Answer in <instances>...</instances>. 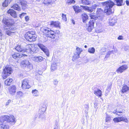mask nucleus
I'll list each match as a JSON object with an SVG mask.
<instances>
[{
    "mask_svg": "<svg viewBox=\"0 0 129 129\" xmlns=\"http://www.w3.org/2000/svg\"><path fill=\"white\" fill-rule=\"evenodd\" d=\"M43 32L46 35L47 37L54 39L55 37L54 32L51 30L50 29L47 27H45L42 28Z\"/></svg>",
    "mask_w": 129,
    "mask_h": 129,
    "instance_id": "7ed1b4c3",
    "label": "nucleus"
},
{
    "mask_svg": "<svg viewBox=\"0 0 129 129\" xmlns=\"http://www.w3.org/2000/svg\"><path fill=\"white\" fill-rule=\"evenodd\" d=\"M56 0H44L43 3L45 5L53 4Z\"/></svg>",
    "mask_w": 129,
    "mask_h": 129,
    "instance_id": "b1692460",
    "label": "nucleus"
},
{
    "mask_svg": "<svg viewBox=\"0 0 129 129\" xmlns=\"http://www.w3.org/2000/svg\"><path fill=\"white\" fill-rule=\"evenodd\" d=\"M128 68V67L127 65L126 64L123 65L117 69L116 70V72L118 73H122L126 69Z\"/></svg>",
    "mask_w": 129,
    "mask_h": 129,
    "instance_id": "ddd939ff",
    "label": "nucleus"
},
{
    "mask_svg": "<svg viewBox=\"0 0 129 129\" xmlns=\"http://www.w3.org/2000/svg\"><path fill=\"white\" fill-rule=\"evenodd\" d=\"M32 47V45L29 44L26 45L25 46V48L24 49L25 50V52L29 53H31V48Z\"/></svg>",
    "mask_w": 129,
    "mask_h": 129,
    "instance_id": "f3484780",
    "label": "nucleus"
},
{
    "mask_svg": "<svg viewBox=\"0 0 129 129\" xmlns=\"http://www.w3.org/2000/svg\"><path fill=\"white\" fill-rule=\"evenodd\" d=\"M117 112L118 114H121V115L123 112V110L121 108H118L117 109Z\"/></svg>",
    "mask_w": 129,
    "mask_h": 129,
    "instance_id": "79ce46f5",
    "label": "nucleus"
},
{
    "mask_svg": "<svg viewBox=\"0 0 129 129\" xmlns=\"http://www.w3.org/2000/svg\"><path fill=\"white\" fill-rule=\"evenodd\" d=\"M122 117L123 118L122 119V121H123L126 122H127L128 121V120L126 118H125L123 117Z\"/></svg>",
    "mask_w": 129,
    "mask_h": 129,
    "instance_id": "8fccbe9b",
    "label": "nucleus"
},
{
    "mask_svg": "<svg viewBox=\"0 0 129 129\" xmlns=\"http://www.w3.org/2000/svg\"><path fill=\"white\" fill-rule=\"evenodd\" d=\"M20 3L22 9H25L27 7V5L26 2H21Z\"/></svg>",
    "mask_w": 129,
    "mask_h": 129,
    "instance_id": "e433bc0d",
    "label": "nucleus"
},
{
    "mask_svg": "<svg viewBox=\"0 0 129 129\" xmlns=\"http://www.w3.org/2000/svg\"><path fill=\"white\" fill-rule=\"evenodd\" d=\"M122 118L121 117L114 118L113 119V121L115 122H118L122 121Z\"/></svg>",
    "mask_w": 129,
    "mask_h": 129,
    "instance_id": "2f4dec72",
    "label": "nucleus"
},
{
    "mask_svg": "<svg viewBox=\"0 0 129 129\" xmlns=\"http://www.w3.org/2000/svg\"><path fill=\"white\" fill-rule=\"evenodd\" d=\"M81 11V9L80 8H79L76 12V13H80Z\"/></svg>",
    "mask_w": 129,
    "mask_h": 129,
    "instance_id": "0e129e2a",
    "label": "nucleus"
},
{
    "mask_svg": "<svg viewBox=\"0 0 129 129\" xmlns=\"http://www.w3.org/2000/svg\"><path fill=\"white\" fill-rule=\"evenodd\" d=\"M81 7L80 6V7H79V6H73V8L74 9V11H75V13H76V12L78 11V10L79 8H81Z\"/></svg>",
    "mask_w": 129,
    "mask_h": 129,
    "instance_id": "a19ab883",
    "label": "nucleus"
},
{
    "mask_svg": "<svg viewBox=\"0 0 129 129\" xmlns=\"http://www.w3.org/2000/svg\"><path fill=\"white\" fill-rule=\"evenodd\" d=\"M8 13L10 14L11 16H16V13L12 9H10L8 11Z\"/></svg>",
    "mask_w": 129,
    "mask_h": 129,
    "instance_id": "4be33fe9",
    "label": "nucleus"
},
{
    "mask_svg": "<svg viewBox=\"0 0 129 129\" xmlns=\"http://www.w3.org/2000/svg\"><path fill=\"white\" fill-rule=\"evenodd\" d=\"M13 81V80L11 78H9L7 79L5 81V84L6 85H9Z\"/></svg>",
    "mask_w": 129,
    "mask_h": 129,
    "instance_id": "393cba45",
    "label": "nucleus"
},
{
    "mask_svg": "<svg viewBox=\"0 0 129 129\" xmlns=\"http://www.w3.org/2000/svg\"><path fill=\"white\" fill-rule=\"evenodd\" d=\"M59 122V121H56L55 123V127H56L57 126L58 127H59L58 125V123Z\"/></svg>",
    "mask_w": 129,
    "mask_h": 129,
    "instance_id": "864d4df0",
    "label": "nucleus"
},
{
    "mask_svg": "<svg viewBox=\"0 0 129 129\" xmlns=\"http://www.w3.org/2000/svg\"><path fill=\"white\" fill-rule=\"evenodd\" d=\"M112 53V51H109L107 53L109 54V55H110Z\"/></svg>",
    "mask_w": 129,
    "mask_h": 129,
    "instance_id": "338daca9",
    "label": "nucleus"
},
{
    "mask_svg": "<svg viewBox=\"0 0 129 129\" xmlns=\"http://www.w3.org/2000/svg\"><path fill=\"white\" fill-rule=\"evenodd\" d=\"M38 45L39 47L45 53L46 55L48 56L49 55V52L47 48L43 44H38Z\"/></svg>",
    "mask_w": 129,
    "mask_h": 129,
    "instance_id": "9b49d317",
    "label": "nucleus"
},
{
    "mask_svg": "<svg viewBox=\"0 0 129 129\" xmlns=\"http://www.w3.org/2000/svg\"><path fill=\"white\" fill-rule=\"evenodd\" d=\"M9 93L11 94L14 95L16 92V88L14 85H12L8 88Z\"/></svg>",
    "mask_w": 129,
    "mask_h": 129,
    "instance_id": "f8f14e48",
    "label": "nucleus"
},
{
    "mask_svg": "<svg viewBox=\"0 0 129 129\" xmlns=\"http://www.w3.org/2000/svg\"><path fill=\"white\" fill-rule=\"evenodd\" d=\"M7 115L3 116L0 117V124H3V123L6 121L7 118H6Z\"/></svg>",
    "mask_w": 129,
    "mask_h": 129,
    "instance_id": "7c9ffc66",
    "label": "nucleus"
},
{
    "mask_svg": "<svg viewBox=\"0 0 129 129\" xmlns=\"http://www.w3.org/2000/svg\"><path fill=\"white\" fill-rule=\"evenodd\" d=\"M21 67L27 69V71L30 70L33 68L32 64H30L27 60H24L22 61L21 62Z\"/></svg>",
    "mask_w": 129,
    "mask_h": 129,
    "instance_id": "39448f33",
    "label": "nucleus"
},
{
    "mask_svg": "<svg viewBox=\"0 0 129 129\" xmlns=\"http://www.w3.org/2000/svg\"><path fill=\"white\" fill-rule=\"evenodd\" d=\"M84 107L85 108L84 110L85 111V113H87L89 109L88 106L87 105H84Z\"/></svg>",
    "mask_w": 129,
    "mask_h": 129,
    "instance_id": "37998d69",
    "label": "nucleus"
},
{
    "mask_svg": "<svg viewBox=\"0 0 129 129\" xmlns=\"http://www.w3.org/2000/svg\"><path fill=\"white\" fill-rule=\"evenodd\" d=\"M11 100H9L6 103V105L7 106L9 104L11 103Z\"/></svg>",
    "mask_w": 129,
    "mask_h": 129,
    "instance_id": "13d9d810",
    "label": "nucleus"
},
{
    "mask_svg": "<svg viewBox=\"0 0 129 129\" xmlns=\"http://www.w3.org/2000/svg\"><path fill=\"white\" fill-rule=\"evenodd\" d=\"M103 10L101 9H98L96 13L98 15H101L103 13Z\"/></svg>",
    "mask_w": 129,
    "mask_h": 129,
    "instance_id": "ea45409f",
    "label": "nucleus"
},
{
    "mask_svg": "<svg viewBox=\"0 0 129 129\" xmlns=\"http://www.w3.org/2000/svg\"><path fill=\"white\" fill-rule=\"evenodd\" d=\"M81 7H82V8L90 12H92L93 11V10L91 7H88L86 6H80Z\"/></svg>",
    "mask_w": 129,
    "mask_h": 129,
    "instance_id": "aec40b11",
    "label": "nucleus"
},
{
    "mask_svg": "<svg viewBox=\"0 0 129 129\" xmlns=\"http://www.w3.org/2000/svg\"><path fill=\"white\" fill-rule=\"evenodd\" d=\"M113 113H114V114H116L117 115H118V116H120V115H121V114H118L117 113V109L116 110V111H115V110L113 112Z\"/></svg>",
    "mask_w": 129,
    "mask_h": 129,
    "instance_id": "603ef678",
    "label": "nucleus"
},
{
    "mask_svg": "<svg viewBox=\"0 0 129 129\" xmlns=\"http://www.w3.org/2000/svg\"><path fill=\"white\" fill-rule=\"evenodd\" d=\"M80 55L79 54L75 53L72 59V60L73 61H74L76 59L79 58L80 57Z\"/></svg>",
    "mask_w": 129,
    "mask_h": 129,
    "instance_id": "bb28decb",
    "label": "nucleus"
},
{
    "mask_svg": "<svg viewBox=\"0 0 129 129\" xmlns=\"http://www.w3.org/2000/svg\"><path fill=\"white\" fill-rule=\"evenodd\" d=\"M0 129H9V126L4 124H0Z\"/></svg>",
    "mask_w": 129,
    "mask_h": 129,
    "instance_id": "a878e982",
    "label": "nucleus"
},
{
    "mask_svg": "<svg viewBox=\"0 0 129 129\" xmlns=\"http://www.w3.org/2000/svg\"><path fill=\"white\" fill-rule=\"evenodd\" d=\"M75 1L74 0H68L67 1V3L68 5L74 4L75 3Z\"/></svg>",
    "mask_w": 129,
    "mask_h": 129,
    "instance_id": "a18cd8bd",
    "label": "nucleus"
},
{
    "mask_svg": "<svg viewBox=\"0 0 129 129\" xmlns=\"http://www.w3.org/2000/svg\"><path fill=\"white\" fill-rule=\"evenodd\" d=\"M96 26L95 31L97 33H100L103 31L101 24L97 23H96Z\"/></svg>",
    "mask_w": 129,
    "mask_h": 129,
    "instance_id": "4468645a",
    "label": "nucleus"
},
{
    "mask_svg": "<svg viewBox=\"0 0 129 129\" xmlns=\"http://www.w3.org/2000/svg\"><path fill=\"white\" fill-rule=\"evenodd\" d=\"M14 9L18 11H20L21 10L20 7L19 5L17 4H15L12 7Z\"/></svg>",
    "mask_w": 129,
    "mask_h": 129,
    "instance_id": "cd10ccee",
    "label": "nucleus"
},
{
    "mask_svg": "<svg viewBox=\"0 0 129 129\" xmlns=\"http://www.w3.org/2000/svg\"><path fill=\"white\" fill-rule=\"evenodd\" d=\"M57 63L55 62H53L52 64L51 67V70L52 71H54L57 69Z\"/></svg>",
    "mask_w": 129,
    "mask_h": 129,
    "instance_id": "c85d7f7f",
    "label": "nucleus"
},
{
    "mask_svg": "<svg viewBox=\"0 0 129 129\" xmlns=\"http://www.w3.org/2000/svg\"><path fill=\"white\" fill-rule=\"evenodd\" d=\"M82 19L83 23H86L88 20V17H82Z\"/></svg>",
    "mask_w": 129,
    "mask_h": 129,
    "instance_id": "4c0bfd02",
    "label": "nucleus"
},
{
    "mask_svg": "<svg viewBox=\"0 0 129 129\" xmlns=\"http://www.w3.org/2000/svg\"><path fill=\"white\" fill-rule=\"evenodd\" d=\"M82 49L79 48L78 47H77L76 52L75 53L80 55L81 52H82Z\"/></svg>",
    "mask_w": 129,
    "mask_h": 129,
    "instance_id": "473e14b6",
    "label": "nucleus"
},
{
    "mask_svg": "<svg viewBox=\"0 0 129 129\" xmlns=\"http://www.w3.org/2000/svg\"><path fill=\"white\" fill-rule=\"evenodd\" d=\"M117 20L116 17H110L109 19V25L112 26H114L117 22Z\"/></svg>",
    "mask_w": 129,
    "mask_h": 129,
    "instance_id": "9d476101",
    "label": "nucleus"
},
{
    "mask_svg": "<svg viewBox=\"0 0 129 129\" xmlns=\"http://www.w3.org/2000/svg\"><path fill=\"white\" fill-rule=\"evenodd\" d=\"M82 4L85 5H89L90 4V2L87 0H82Z\"/></svg>",
    "mask_w": 129,
    "mask_h": 129,
    "instance_id": "58836bf2",
    "label": "nucleus"
},
{
    "mask_svg": "<svg viewBox=\"0 0 129 129\" xmlns=\"http://www.w3.org/2000/svg\"><path fill=\"white\" fill-rule=\"evenodd\" d=\"M3 18V22L5 24L4 25V29L6 32V34L8 36H11L14 35L15 32L12 31L15 30L16 28L14 27V22L13 20L8 19L7 17Z\"/></svg>",
    "mask_w": 129,
    "mask_h": 129,
    "instance_id": "f257e3e1",
    "label": "nucleus"
},
{
    "mask_svg": "<svg viewBox=\"0 0 129 129\" xmlns=\"http://www.w3.org/2000/svg\"><path fill=\"white\" fill-rule=\"evenodd\" d=\"M94 93L97 96H98L99 97L101 96L102 95L101 90L98 89L94 91Z\"/></svg>",
    "mask_w": 129,
    "mask_h": 129,
    "instance_id": "5701e85b",
    "label": "nucleus"
},
{
    "mask_svg": "<svg viewBox=\"0 0 129 129\" xmlns=\"http://www.w3.org/2000/svg\"><path fill=\"white\" fill-rule=\"evenodd\" d=\"M60 34V31L59 30H56L55 33V34H57L58 35H59Z\"/></svg>",
    "mask_w": 129,
    "mask_h": 129,
    "instance_id": "e2e57ef3",
    "label": "nucleus"
},
{
    "mask_svg": "<svg viewBox=\"0 0 129 129\" xmlns=\"http://www.w3.org/2000/svg\"><path fill=\"white\" fill-rule=\"evenodd\" d=\"M111 118L109 115H107L106 118V122H109L111 120Z\"/></svg>",
    "mask_w": 129,
    "mask_h": 129,
    "instance_id": "c03bdc74",
    "label": "nucleus"
},
{
    "mask_svg": "<svg viewBox=\"0 0 129 129\" xmlns=\"http://www.w3.org/2000/svg\"><path fill=\"white\" fill-rule=\"evenodd\" d=\"M105 5L104 12L106 15H109L113 14L114 12V10L112 9V7L115 5V3L111 0L108 1L104 3Z\"/></svg>",
    "mask_w": 129,
    "mask_h": 129,
    "instance_id": "f03ea898",
    "label": "nucleus"
},
{
    "mask_svg": "<svg viewBox=\"0 0 129 129\" xmlns=\"http://www.w3.org/2000/svg\"><path fill=\"white\" fill-rule=\"evenodd\" d=\"M26 55L24 54H19V53H15L12 55L13 57L14 58L16 59L18 58H21L23 56H25Z\"/></svg>",
    "mask_w": 129,
    "mask_h": 129,
    "instance_id": "2eb2a0df",
    "label": "nucleus"
},
{
    "mask_svg": "<svg viewBox=\"0 0 129 129\" xmlns=\"http://www.w3.org/2000/svg\"><path fill=\"white\" fill-rule=\"evenodd\" d=\"M58 83V81L56 79L54 80V84L55 85H57Z\"/></svg>",
    "mask_w": 129,
    "mask_h": 129,
    "instance_id": "3c124183",
    "label": "nucleus"
},
{
    "mask_svg": "<svg viewBox=\"0 0 129 129\" xmlns=\"http://www.w3.org/2000/svg\"><path fill=\"white\" fill-rule=\"evenodd\" d=\"M6 118H7L6 121L12 124H14L15 122L14 117L12 115H7Z\"/></svg>",
    "mask_w": 129,
    "mask_h": 129,
    "instance_id": "1a4fd4ad",
    "label": "nucleus"
},
{
    "mask_svg": "<svg viewBox=\"0 0 129 129\" xmlns=\"http://www.w3.org/2000/svg\"><path fill=\"white\" fill-rule=\"evenodd\" d=\"M15 49L18 52H24L25 50H24V48H22L21 47V46L18 45L15 48Z\"/></svg>",
    "mask_w": 129,
    "mask_h": 129,
    "instance_id": "412c9836",
    "label": "nucleus"
},
{
    "mask_svg": "<svg viewBox=\"0 0 129 129\" xmlns=\"http://www.w3.org/2000/svg\"><path fill=\"white\" fill-rule=\"evenodd\" d=\"M32 59L35 61L37 62H41L43 59V58L41 56H38L32 57Z\"/></svg>",
    "mask_w": 129,
    "mask_h": 129,
    "instance_id": "dca6fc26",
    "label": "nucleus"
},
{
    "mask_svg": "<svg viewBox=\"0 0 129 129\" xmlns=\"http://www.w3.org/2000/svg\"><path fill=\"white\" fill-rule=\"evenodd\" d=\"M19 15H20V16H27L26 14L24 13H22Z\"/></svg>",
    "mask_w": 129,
    "mask_h": 129,
    "instance_id": "5fc2aeb1",
    "label": "nucleus"
},
{
    "mask_svg": "<svg viewBox=\"0 0 129 129\" xmlns=\"http://www.w3.org/2000/svg\"><path fill=\"white\" fill-rule=\"evenodd\" d=\"M31 54H33L34 53H37L39 51V49L34 45H32V47L31 49Z\"/></svg>",
    "mask_w": 129,
    "mask_h": 129,
    "instance_id": "6ab92c4d",
    "label": "nucleus"
},
{
    "mask_svg": "<svg viewBox=\"0 0 129 129\" xmlns=\"http://www.w3.org/2000/svg\"><path fill=\"white\" fill-rule=\"evenodd\" d=\"M123 37L121 36H119L117 38V39L118 40H122L123 39Z\"/></svg>",
    "mask_w": 129,
    "mask_h": 129,
    "instance_id": "6e6d98bb",
    "label": "nucleus"
},
{
    "mask_svg": "<svg viewBox=\"0 0 129 129\" xmlns=\"http://www.w3.org/2000/svg\"><path fill=\"white\" fill-rule=\"evenodd\" d=\"M72 22L73 23V24H75V22L74 20L73 19L72 20Z\"/></svg>",
    "mask_w": 129,
    "mask_h": 129,
    "instance_id": "774afa93",
    "label": "nucleus"
},
{
    "mask_svg": "<svg viewBox=\"0 0 129 129\" xmlns=\"http://www.w3.org/2000/svg\"><path fill=\"white\" fill-rule=\"evenodd\" d=\"M116 3V5L119 6H121L122 5L123 0H115Z\"/></svg>",
    "mask_w": 129,
    "mask_h": 129,
    "instance_id": "f704fd0d",
    "label": "nucleus"
},
{
    "mask_svg": "<svg viewBox=\"0 0 129 129\" xmlns=\"http://www.w3.org/2000/svg\"><path fill=\"white\" fill-rule=\"evenodd\" d=\"M91 19L89 22V25L86 29L87 31L90 32L94 28V21L98 18V17H90Z\"/></svg>",
    "mask_w": 129,
    "mask_h": 129,
    "instance_id": "423d86ee",
    "label": "nucleus"
},
{
    "mask_svg": "<svg viewBox=\"0 0 129 129\" xmlns=\"http://www.w3.org/2000/svg\"><path fill=\"white\" fill-rule=\"evenodd\" d=\"M12 0H5V3H7V4H9L11 2V1H12Z\"/></svg>",
    "mask_w": 129,
    "mask_h": 129,
    "instance_id": "4d7b16f0",
    "label": "nucleus"
},
{
    "mask_svg": "<svg viewBox=\"0 0 129 129\" xmlns=\"http://www.w3.org/2000/svg\"><path fill=\"white\" fill-rule=\"evenodd\" d=\"M126 3L127 6H129V2L128 1L126 0Z\"/></svg>",
    "mask_w": 129,
    "mask_h": 129,
    "instance_id": "69168bd1",
    "label": "nucleus"
},
{
    "mask_svg": "<svg viewBox=\"0 0 129 129\" xmlns=\"http://www.w3.org/2000/svg\"><path fill=\"white\" fill-rule=\"evenodd\" d=\"M32 92L33 95L34 96H37L39 95L38 91L36 89L33 90Z\"/></svg>",
    "mask_w": 129,
    "mask_h": 129,
    "instance_id": "c9c22d12",
    "label": "nucleus"
},
{
    "mask_svg": "<svg viewBox=\"0 0 129 129\" xmlns=\"http://www.w3.org/2000/svg\"><path fill=\"white\" fill-rule=\"evenodd\" d=\"M95 50L94 47H91L88 48V52L91 54H93L95 52Z\"/></svg>",
    "mask_w": 129,
    "mask_h": 129,
    "instance_id": "72a5a7b5",
    "label": "nucleus"
},
{
    "mask_svg": "<svg viewBox=\"0 0 129 129\" xmlns=\"http://www.w3.org/2000/svg\"><path fill=\"white\" fill-rule=\"evenodd\" d=\"M22 87L24 89H29L30 87V85L29 84V80L27 79L24 80L22 81Z\"/></svg>",
    "mask_w": 129,
    "mask_h": 129,
    "instance_id": "6e6552de",
    "label": "nucleus"
},
{
    "mask_svg": "<svg viewBox=\"0 0 129 129\" xmlns=\"http://www.w3.org/2000/svg\"><path fill=\"white\" fill-rule=\"evenodd\" d=\"M129 87H128L126 85H125L123 86L122 89L121 91L122 93H124L127 91L129 90Z\"/></svg>",
    "mask_w": 129,
    "mask_h": 129,
    "instance_id": "c756f323",
    "label": "nucleus"
},
{
    "mask_svg": "<svg viewBox=\"0 0 129 129\" xmlns=\"http://www.w3.org/2000/svg\"><path fill=\"white\" fill-rule=\"evenodd\" d=\"M123 49L125 51H126L129 49V46L127 45H125L123 47Z\"/></svg>",
    "mask_w": 129,
    "mask_h": 129,
    "instance_id": "de8ad7c7",
    "label": "nucleus"
},
{
    "mask_svg": "<svg viewBox=\"0 0 129 129\" xmlns=\"http://www.w3.org/2000/svg\"><path fill=\"white\" fill-rule=\"evenodd\" d=\"M25 38L27 41L30 42L34 41L36 40V37L34 32H28L25 35Z\"/></svg>",
    "mask_w": 129,
    "mask_h": 129,
    "instance_id": "20e7f679",
    "label": "nucleus"
},
{
    "mask_svg": "<svg viewBox=\"0 0 129 129\" xmlns=\"http://www.w3.org/2000/svg\"><path fill=\"white\" fill-rule=\"evenodd\" d=\"M12 71L11 68L6 67L4 69L2 75L3 79H5L11 74Z\"/></svg>",
    "mask_w": 129,
    "mask_h": 129,
    "instance_id": "0eeeda50",
    "label": "nucleus"
},
{
    "mask_svg": "<svg viewBox=\"0 0 129 129\" xmlns=\"http://www.w3.org/2000/svg\"><path fill=\"white\" fill-rule=\"evenodd\" d=\"M2 32V30L0 29V39L1 40H2V37L3 35V34Z\"/></svg>",
    "mask_w": 129,
    "mask_h": 129,
    "instance_id": "bf43d9fd",
    "label": "nucleus"
},
{
    "mask_svg": "<svg viewBox=\"0 0 129 129\" xmlns=\"http://www.w3.org/2000/svg\"><path fill=\"white\" fill-rule=\"evenodd\" d=\"M23 93L21 91H19L17 93V97L20 98V97L23 95Z\"/></svg>",
    "mask_w": 129,
    "mask_h": 129,
    "instance_id": "49530a36",
    "label": "nucleus"
},
{
    "mask_svg": "<svg viewBox=\"0 0 129 129\" xmlns=\"http://www.w3.org/2000/svg\"><path fill=\"white\" fill-rule=\"evenodd\" d=\"M7 3H5V1L4 2L3 4V6L4 7H7L8 5L9 4H7Z\"/></svg>",
    "mask_w": 129,
    "mask_h": 129,
    "instance_id": "09e8293b",
    "label": "nucleus"
},
{
    "mask_svg": "<svg viewBox=\"0 0 129 129\" xmlns=\"http://www.w3.org/2000/svg\"><path fill=\"white\" fill-rule=\"evenodd\" d=\"M25 19L26 21H28L29 19V17H25Z\"/></svg>",
    "mask_w": 129,
    "mask_h": 129,
    "instance_id": "680f3d73",
    "label": "nucleus"
},
{
    "mask_svg": "<svg viewBox=\"0 0 129 129\" xmlns=\"http://www.w3.org/2000/svg\"><path fill=\"white\" fill-rule=\"evenodd\" d=\"M60 22L58 21H51L50 25L55 27H59Z\"/></svg>",
    "mask_w": 129,
    "mask_h": 129,
    "instance_id": "a211bd4d",
    "label": "nucleus"
},
{
    "mask_svg": "<svg viewBox=\"0 0 129 129\" xmlns=\"http://www.w3.org/2000/svg\"><path fill=\"white\" fill-rule=\"evenodd\" d=\"M62 19L64 21H67V19L66 18V17H62Z\"/></svg>",
    "mask_w": 129,
    "mask_h": 129,
    "instance_id": "052dcab7",
    "label": "nucleus"
}]
</instances>
